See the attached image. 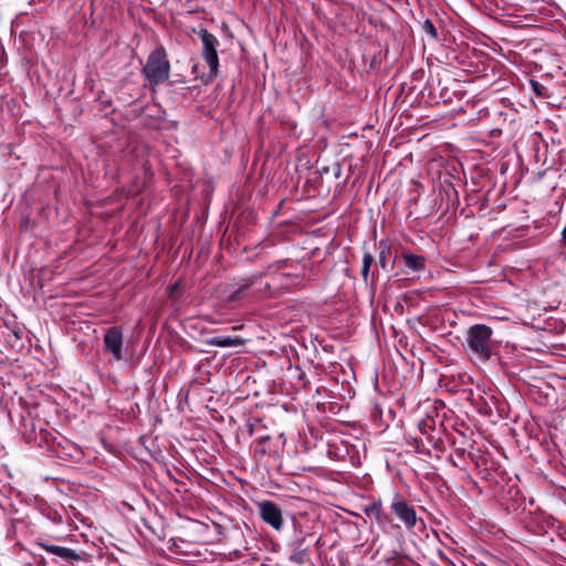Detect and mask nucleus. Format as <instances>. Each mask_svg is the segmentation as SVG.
Returning <instances> with one entry per match:
<instances>
[{
  "label": "nucleus",
  "mask_w": 566,
  "mask_h": 566,
  "mask_svg": "<svg viewBox=\"0 0 566 566\" xmlns=\"http://www.w3.org/2000/svg\"><path fill=\"white\" fill-rule=\"evenodd\" d=\"M492 328L484 324H476L469 328L467 343L475 359L485 363L492 357Z\"/></svg>",
  "instance_id": "1"
},
{
  "label": "nucleus",
  "mask_w": 566,
  "mask_h": 566,
  "mask_svg": "<svg viewBox=\"0 0 566 566\" xmlns=\"http://www.w3.org/2000/svg\"><path fill=\"white\" fill-rule=\"evenodd\" d=\"M198 35L202 43V55L210 67V71H218L219 59L217 53V46L219 44L218 39L208 32L206 29H200Z\"/></svg>",
  "instance_id": "2"
},
{
  "label": "nucleus",
  "mask_w": 566,
  "mask_h": 566,
  "mask_svg": "<svg viewBox=\"0 0 566 566\" xmlns=\"http://www.w3.org/2000/svg\"><path fill=\"white\" fill-rule=\"evenodd\" d=\"M104 349L116 361L123 359V333L119 327L113 326L105 331Z\"/></svg>",
  "instance_id": "3"
},
{
  "label": "nucleus",
  "mask_w": 566,
  "mask_h": 566,
  "mask_svg": "<svg viewBox=\"0 0 566 566\" xmlns=\"http://www.w3.org/2000/svg\"><path fill=\"white\" fill-rule=\"evenodd\" d=\"M261 518L272 526L274 530L280 531L283 526L282 511L277 504L272 501H264L259 503Z\"/></svg>",
  "instance_id": "4"
},
{
  "label": "nucleus",
  "mask_w": 566,
  "mask_h": 566,
  "mask_svg": "<svg viewBox=\"0 0 566 566\" xmlns=\"http://www.w3.org/2000/svg\"><path fill=\"white\" fill-rule=\"evenodd\" d=\"M390 509L408 530L415 527L417 523L416 511L405 500L396 499L391 503Z\"/></svg>",
  "instance_id": "5"
},
{
  "label": "nucleus",
  "mask_w": 566,
  "mask_h": 566,
  "mask_svg": "<svg viewBox=\"0 0 566 566\" xmlns=\"http://www.w3.org/2000/svg\"><path fill=\"white\" fill-rule=\"evenodd\" d=\"M143 71H169V62L163 48L150 53Z\"/></svg>",
  "instance_id": "6"
},
{
  "label": "nucleus",
  "mask_w": 566,
  "mask_h": 566,
  "mask_svg": "<svg viewBox=\"0 0 566 566\" xmlns=\"http://www.w3.org/2000/svg\"><path fill=\"white\" fill-rule=\"evenodd\" d=\"M42 547L48 553L56 555L66 562L77 560L80 558V556L76 552H74L73 549L67 548V547H62V546H56V545H46V544H43Z\"/></svg>",
  "instance_id": "7"
},
{
  "label": "nucleus",
  "mask_w": 566,
  "mask_h": 566,
  "mask_svg": "<svg viewBox=\"0 0 566 566\" xmlns=\"http://www.w3.org/2000/svg\"><path fill=\"white\" fill-rule=\"evenodd\" d=\"M207 345L217 347H237L243 344V340L239 337L232 336H217L205 340Z\"/></svg>",
  "instance_id": "8"
},
{
  "label": "nucleus",
  "mask_w": 566,
  "mask_h": 566,
  "mask_svg": "<svg viewBox=\"0 0 566 566\" xmlns=\"http://www.w3.org/2000/svg\"><path fill=\"white\" fill-rule=\"evenodd\" d=\"M252 284H253V279L252 277H244V279H242L238 283V287L234 289L229 294V300L230 301H237V300L241 298L243 293H244V291L248 290Z\"/></svg>",
  "instance_id": "9"
},
{
  "label": "nucleus",
  "mask_w": 566,
  "mask_h": 566,
  "mask_svg": "<svg viewBox=\"0 0 566 566\" xmlns=\"http://www.w3.org/2000/svg\"><path fill=\"white\" fill-rule=\"evenodd\" d=\"M423 258L415 254L405 255V264L407 268L418 271L423 268Z\"/></svg>",
  "instance_id": "10"
},
{
  "label": "nucleus",
  "mask_w": 566,
  "mask_h": 566,
  "mask_svg": "<svg viewBox=\"0 0 566 566\" xmlns=\"http://www.w3.org/2000/svg\"><path fill=\"white\" fill-rule=\"evenodd\" d=\"M373 262H374V256L368 252L365 253L363 256V264H361V269H360V274L365 281H367V279H368L370 266H371Z\"/></svg>",
  "instance_id": "11"
},
{
  "label": "nucleus",
  "mask_w": 566,
  "mask_h": 566,
  "mask_svg": "<svg viewBox=\"0 0 566 566\" xmlns=\"http://www.w3.org/2000/svg\"><path fill=\"white\" fill-rule=\"evenodd\" d=\"M289 560L295 564H304L307 560V551L306 549H298L293 552Z\"/></svg>",
  "instance_id": "12"
},
{
  "label": "nucleus",
  "mask_w": 566,
  "mask_h": 566,
  "mask_svg": "<svg viewBox=\"0 0 566 566\" xmlns=\"http://www.w3.org/2000/svg\"><path fill=\"white\" fill-rule=\"evenodd\" d=\"M421 29L432 40H437V38H438L437 29L429 19L424 20V22L421 25Z\"/></svg>",
  "instance_id": "13"
},
{
  "label": "nucleus",
  "mask_w": 566,
  "mask_h": 566,
  "mask_svg": "<svg viewBox=\"0 0 566 566\" xmlns=\"http://www.w3.org/2000/svg\"><path fill=\"white\" fill-rule=\"evenodd\" d=\"M366 513H367L369 516H375V518H376V520H379V518H380V515H381L380 505H379V504H374V505L369 506V507L366 510Z\"/></svg>",
  "instance_id": "14"
},
{
  "label": "nucleus",
  "mask_w": 566,
  "mask_h": 566,
  "mask_svg": "<svg viewBox=\"0 0 566 566\" xmlns=\"http://www.w3.org/2000/svg\"><path fill=\"white\" fill-rule=\"evenodd\" d=\"M531 85L537 95L544 96L546 95L545 87L541 85L538 82L531 80Z\"/></svg>",
  "instance_id": "15"
},
{
  "label": "nucleus",
  "mask_w": 566,
  "mask_h": 566,
  "mask_svg": "<svg viewBox=\"0 0 566 566\" xmlns=\"http://www.w3.org/2000/svg\"><path fill=\"white\" fill-rule=\"evenodd\" d=\"M146 74L149 75V81H163V80L168 78L169 73L159 72V73H146Z\"/></svg>",
  "instance_id": "16"
},
{
  "label": "nucleus",
  "mask_w": 566,
  "mask_h": 566,
  "mask_svg": "<svg viewBox=\"0 0 566 566\" xmlns=\"http://www.w3.org/2000/svg\"><path fill=\"white\" fill-rule=\"evenodd\" d=\"M563 242L566 244V227L562 231Z\"/></svg>",
  "instance_id": "17"
}]
</instances>
